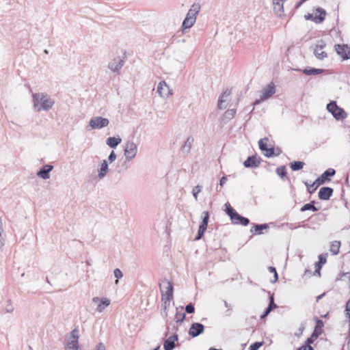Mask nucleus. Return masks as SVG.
<instances>
[{"mask_svg":"<svg viewBox=\"0 0 350 350\" xmlns=\"http://www.w3.org/2000/svg\"><path fill=\"white\" fill-rule=\"evenodd\" d=\"M116 154H115L114 151H111L110 154L108 157V160L110 163H113L116 159Z\"/></svg>","mask_w":350,"mask_h":350,"instance_id":"nucleus-47","label":"nucleus"},{"mask_svg":"<svg viewBox=\"0 0 350 350\" xmlns=\"http://www.w3.org/2000/svg\"><path fill=\"white\" fill-rule=\"evenodd\" d=\"M253 228H254L255 234H263L262 230L267 229L269 228V226L267 224H254Z\"/></svg>","mask_w":350,"mask_h":350,"instance_id":"nucleus-32","label":"nucleus"},{"mask_svg":"<svg viewBox=\"0 0 350 350\" xmlns=\"http://www.w3.org/2000/svg\"><path fill=\"white\" fill-rule=\"evenodd\" d=\"M193 142V138L191 136L189 137L183 146V149L188 152L191 149Z\"/></svg>","mask_w":350,"mask_h":350,"instance_id":"nucleus-36","label":"nucleus"},{"mask_svg":"<svg viewBox=\"0 0 350 350\" xmlns=\"http://www.w3.org/2000/svg\"><path fill=\"white\" fill-rule=\"evenodd\" d=\"M3 226L1 217H0V226Z\"/></svg>","mask_w":350,"mask_h":350,"instance_id":"nucleus-62","label":"nucleus"},{"mask_svg":"<svg viewBox=\"0 0 350 350\" xmlns=\"http://www.w3.org/2000/svg\"><path fill=\"white\" fill-rule=\"evenodd\" d=\"M33 109L36 112L48 111L54 105L55 100L45 92L32 93Z\"/></svg>","mask_w":350,"mask_h":350,"instance_id":"nucleus-1","label":"nucleus"},{"mask_svg":"<svg viewBox=\"0 0 350 350\" xmlns=\"http://www.w3.org/2000/svg\"><path fill=\"white\" fill-rule=\"evenodd\" d=\"M268 306H271L273 309L277 307L276 304L274 303V298L273 295L270 297L269 304Z\"/></svg>","mask_w":350,"mask_h":350,"instance_id":"nucleus-49","label":"nucleus"},{"mask_svg":"<svg viewBox=\"0 0 350 350\" xmlns=\"http://www.w3.org/2000/svg\"><path fill=\"white\" fill-rule=\"evenodd\" d=\"M159 288L161 293L162 306L164 310H166L173 299V284L167 280H163L159 283Z\"/></svg>","mask_w":350,"mask_h":350,"instance_id":"nucleus-2","label":"nucleus"},{"mask_svg":"<svg viewBox=\"0 0 350 350\" xmlns=\"http://www.w3.org/2000/svg\"><path fill=\"white\" fill-rule=\"evenodd\" d=\"M297 350H314L313 348L309 345H304L299 347Z\"/></svg>","mask_w":350,"mask_h":350,"instance_id":"nucleus-50","label":"nucleus"},{"mask_svg":"<svg viewBox=\"0 0 350 350\" xmlns=\"http://www.w3.org/2000/svg\"><path fill=\"white\" fill-rule=\"evenodd\" d=\"M217 107L220 109H225L227 107L226 103H223L222 100H218Z\"/></svg>","mask_w":350,"mask_h":350,"instance_id":"nucleus-48","label":"nucleus"},{"mask_svg":"<svg viewBox=\"0 0 350 350\" xmlns=\"http://www.w3.org/2000/svg\"><path fill=\"white\" fill-rule=\"evenodd\" d=\"M122 142V139L120 137H110L107 139L106 144L110 147L115 148L118 146Z\"/></svg>","mask_w":350,"mask_h":350,"instance_id":"nucleus-24","label":"nucleus"},{"mask_svg":"<svg viewBox=\"0 0 350 350\" xmlns=\"http://www.w3.org/2000/svg\"><path fill=\"white\" fill-rule=\"evenodd\" d=\"M137 152V146L136 144L132 141H129L125 144L124 154L126 159L129 161L134 159Z\"/></svg>","mask_w":350,"mask_h":350,"instance_id":"nucleus-7","label":"nucleus"},{"mask_svg":"<svg viewBox=\"0 0 350 350\" xmlns=\"http://www.w3.org/2000/svg\"><path fill=\"white\" fill-rule=\"evenodd\" d=\"M231 90H225L222 94L219 96V100H222L223 103H227L229 100V97L231 94Z\"/></svg>","mask_w":350,"mask_h":350,"instance_id":"nucleus-38","label":"nucleus"},{"mask_svg":"<svg viewBox=\"0 0 350 350\" xmlns=\"http://www.w3.org/2000/svg\"><path fill=\"white\" fill-rule=\"evenodd\" d=\"M108 170L109 167L107 161L106 160H103L100 165V169L98 171L97 176L98 179L101 180L104 178L108 172Z\"/></svg>","mask_w":350,"mask_h":350,"instance_id":"nucleus-23","label":"nucleus"},{"mask_svg":"<svg viewBox=\"0 0 350 350\" xmlns=\"http://www.w3.org/2000/svg\"><path fill=\"white\" fill-rule=\"evenodd\" d=\"M323 327V322L322 320L317 319L315 329L312 336L317 338L322 332V328Z\"/></svg>","mask_w":350,"mask_h":350,"instance_id":"nucleus-27","label":"nucleus"},{"mask_svg":"<svg viewBox=\"0 0 350 350\" xmlns=\"http://www.w3.org/2000/svg\"><path fill=\"white\" fill-rule=\"evenodd\" d=\"M316 12L319 15L313 16L312 14H308L305 15V18L307 20H312L316 23H321L325 20L326 12L321 8H317Z\"/></svg>","mask_w":350,"mask_h":350,"instance_id":"nucleus-11","label":"nucleus"},{"mask_svg":"<svg viewBox=\"0 0 350 350\" xmlns=\"http://www.w3.org/2000/svg\"><path fill=\"white\" fill-rule=\"evenodd\" d=\"M327 109L338 120H342L347 117L345 111L339 107L335 101H332L327 105Z\"/></svg>","mask_w":350,"mask_h":350,"instance_id":"nucleus-5","label":"nucleus"},{"mask_svg":"<svg viewBox=\"0 0 350 350\" xmlns=\"http://www.w3.org/2000/svg\"><path fill=\"white\" fill-rule=\"evenodd\" d=\"M236 114V109H231L226 111L223 115L222 119L224 122H228L232 120Z\"/></svg>","mask_w":350,"mask_h":350,"instance_id":"nucleus-26","label":"nucleus"},{"mask_svg":"<svg viewBox=\"0 0 350 350\" xmlns=\"http://www.w3.org/2000/svg\"><path fill=\"white\" fill-rule=\"evenodd\" d=\"M113 273H114L115 278H117V280H116V284H118V279L122 278V276H123L122 272L121 271L120 269H116L114 270V271H113Z\"/></svg>","mask_w":350,"mask_h":350,"instance_id":"nucleus-41","label":"nucleus"},{"mask_svg":"<svg viewBox=\"0 0 350 350\" xmlns=\"http://www.w3.org/2000/svg\"><path fill=\"white\" fill-rule=\"evenodd\" d=\"M322 184L321 182H320V178H317L312 185H308V183H306V185H307L308 187V191L310 193H314L316 189H317V187L321 185Z\"/></svg>","mask_w":350,"mask_h":350,"instance_id":"nucleus-31","label":"nucleus"},{"mask_svg":"<svg viewBox=\"0 0 350 350\" xmlns=\"http://www.w3.org/2000/svg\"><path fill=\"white\" fill-rule=\"evenodd\" d=\"M201 191V187L198 185L193 189V195L196 200L198 199V194Z\"/></svg>","mask_w":350,"mask_h":350,"instance_id":"nucleus-45","label":"nucleus"},{"mask_svg":"<svg viewBox=\"0 0 350 350\" xmlns=\"http://www.w3.org/2000/svg\"><path fill=\"white\" fill-rule=\"evenodd\" d=\"M204 330V326L202 323H193L190 327L189 334L191 337L195 338L203 333Z\"/></svg>","mask_w":350,"mask_h":350,"instance_id":"nucleus-15","label":"nucleus"},{"mask_svg":"<svg viewBox=\"0 0 350 350\" xmlns=\"http://www.w3.org/2000/svg\"><path fill=\"white\" fill-rule=\"evenodd\" d=\"M275 92V88L273 83L269 84L262 90L261 100L269 99Z\"/></svg>","mask_w":350,"mask_h":350,"instance_id":"nucleus-16","label":"nucleus"},{"mask_svg":"<svg viewBox=\"0 0 350 350\" xmlns=\"http://www.w3.org/2000/svg\"><path fill=\"white\" fill-rule=\"evenodd\" d=\"M271 311H269L267 308H266L265 311L264 312L263 314L261 315V319L265 318L267 317Z\"/></svg>","mask_w":350,"mask_h":350,"instance_id":"nucleus-55","label":"nucleus"},{"mask_svg":"<svg viewBox=\"0 0 350 350\" xmlns=\"http://www.w3.org/2000/svg\"><path fill=\"white\" fill-rule=\"evenodd\" d=\"M268 269L270 273H273L274 274V280L273 281V282H275L278 280V275L275 268L273 267H269Z\"/></svg>","mask_w":350,"mask_h":350,"instance_id":"nucleus-44","label":"nucleus"},{"mask_svg":"<svg viewBox=\"0 0 350 350\" xmlns=\"http://www.w3.org/2000/svg\"><path fill=\"white\" fill-rule=\"evenodd\" d=\"M261 101H262V100H261V98H260V100H256L254 103V105H258V104H260V102H261Z\"/></svg>","mask_w":350,"mask_h":350,"instance_id":"nucleus-58","label":"nucleus"},{"mask_svg":"<svg viewBox=\"0 0 350 350\" xmlns=\"http://www.w3.org/2000/svg\"><path fill=\"white\" fill-rule=\"evenodd\" d=\"M264 151L266 152V153L265 154V156L269 158V157H271L273 154H274V148H267L266 150H265Z\"/></svg>","mask_w":350,"mask_h":350,"instance_id":"nucleus-43","label":"nucleus"},{"mask_svg":"<svg viewBox=\"0 0 350 350\" xmlns=\"http://www.w3.org/2000/svg\"><path fill=\"white\" fill-rule=\"evenodd\" d=\"M157 92L161 97L168 98L173 94L172 90L165 81H161L157 86Z\"/></svg>","mask_w":350,"mask_h":350,"instance_id":"nucleus-9","label":"nucleus"},{"mask_svg":"<svg viewBox=\"0 0 350 350\" xmlns=\"http://www.w3.org/2000/svg\"><path fill=\"white\" fill-rule=\"evenodd\" d=\"M224 304L226 308H228L226 311V314L228 316L230 315L232 309L230 308V306L228 304L226 301H224Z\"/></svg>","mask_w":350,"mask_h":350,"instance_id":"nucleus-51","label":"nucleus"},{"mask_svg":"<svg viewBox=\"0 0 350 350\" xmlns=\"http://www.w3.org/2000/svg\"><path fill=\"white\" fill-rule=\"evenodd\" d=\"M327 256V254H322L319 256V262H316V267L318 268L317 271L319 273H320L319 270L321 269L322 265L326 263Z\"/></svg>","mask_w":350,"mask_h":350,"instance_id":"nucleus-30","label":"nucleus"},{"mask_svg":"<svg viewBox=\"0 0 350 350\" xmlns=\"http://www.w3.org/2000/svg\"><path fill=\"white\" fill-rule=\"evenodd\" d=\"M79 331L77 329L71 332L69 340L65 345V350H80L79 347Z\"/></svg>","mask_w":350,"mask_h":350,"instance_id":"nucleus-8","label":"nucleus"},{"mask_svg":"<svg viewBox=\"0 0 350 350\" xmlns=\"http://www.w3.org/2000/svg\"><path fill=\"white\" fill-rule=\"evenodd\" d=\"M124 65V61L120 57L112 59L108 64V68L113 72H118Z\"/></svg>","mask_w":350,"mask_h":350,"instance_id":"nucleus-20","label":"nucleus"},{"mask_svg":"<svg viewBox=\"0 0 350 350\" xmlns=\"http://www.w3.org/2000/svg\"><path fill=\"white\" fill-rule=\"evenodd\" d=\"M203 215H204V217H203L202 221L199 226L198 235L195 238V240H196V241L200 240L202 238L205 230L207 228L208 219H209V213H208V211H204V212H203Z\"/></svg>","mask_w":350,"mask_h":350,"instance_id":"nucleus-12","label":"nucleus"},{"mask_svg":"<svg viewBox=\"0 0 350 350\" xmlns=\"http://www.w3.org/2000/svg\"><path fill=\"white\" fill-rule=\"evenodd\" d=\"M335 173L336 171L334 169L329 168L325 170L318 178H320V182L323 184L325 183L326 179H328L329 177L334 176Z\"/></svg>","mask_w":350,"mask_h":350,"instance_id":"nucleus-25","label":"nucleus"},{"mask_svg":"<svg viewBox=\"0 0 350 350\" xmlns=\"http://www.w3.org/2000/svg\"><path fill=\"white\" fill-rule=\"evenodd\" d=\"M276 173L282 179H285L286 177V170L285 166H280L276 169Z\"/></svg>","mask_w":350,"mask_h":350,"instance_id":"nucleus-37","label":"nucleus"},{"mask_svg":"<svg viewBox=\"0 0 350 350\" xmlns=\"http://www.w3.org/2000/svg\"><path fill=\"white\" fill-rule=\"evenodd\" d=\"M178 336L177 334H174L168 337L163 343V348L165 350H173L176 346L175 342L178 341Z\"/></svg>","mask_w":350,"mask_h":350,"instance_id":"nucleus-18","label":"nucleus"},{"mask_svg":"<svg viewBox=\"0 0 350 350\" xmlns=\"http://www.w3.org/2000/svg\"><path fill=\"white\" fill-rule=\"evenodd\" d=\"M305 163L303 161H293L290 163V167L293 171L301 170Z\"/></svg>","mask_w":350,"mask_h":350,"instance_id":"nucleus-33","label":"nucleus"},{"mask_svg":"<svg viewBox=\"0 0 350 350\" xmlns=\"http://www.w3.org/2000/svg\"><path fill=\"white\" fill-rule=\"evenodd\" d=\"M267 141H268V139L265 137L263 139H260L258 142L259 148L262 151L266 150L267 148L266 143Z\"/></svg>","mask_w":350,"mask_h":350,"instance_id":"nucleus-39","label":"nucleus"},{"mask_svg":"<svg viewBox=\"0 0 350 350\" xmlns=\"http://www.w3.org/2000/svg\"><path fill=\"white\" fill-rule=\"evenodd\" d=\"M185 319V314L183 312V308H181L180 311L176 309V313L175 315V321L177 323H182Z\"/></svg>","mask_w":350,"mask_h":350,"instance_id":"nucleus-35","label":"nucleus"},{"mask_svg":"<svg viewBox=\"0 0 350 350\" xmlns=\"http://www.w3.org/2000/svg\"><path fill=\"white\" fill-rule=\"evenodd\" d=\"M109 121L107 118L101 116L92 118L89 122V126L91 129H100L109 125Z\"/></svg>","mask_w":350,"mask_h":350,"instance_id":"nucleus-6","label":"nucleus"},{"mask_svg":"<svg viewBox=\"0 0 350 350\" xmlns=\"http://www.w3.org/2000/svg\"><path fill=\"white\" fill-rule=\"evenodd\" d=\"M335 50L342 59H348L350 58V47L347 45L336 44L335 45Z\"/></svg>","mask_w":350,"mask_h":350,"instance_id":"nucleus-13","label":"nucleus"},{"mask_svg":"<svg viewBox=\"0 0 350 350\" xmlns=\"http://www.w3.org/2000/svg\"><path fill=\"white\" fill-rule=\"evenodd\" d=\"M227 178L225 176H223L219 181V185L222 187L226 183Z\"/></svg>","mask_w":350,"mask_h":350,"instance_id":"nucleus-54","label":"nucleus"},{"mask_svg":"<svg viewBox=\"0 0 350 350\" xmlns=\"http://www.w3.org/2000/svg\"><path fill=\"white\" fill-rule=\"evenodd\" d=\"M340 244V241H334L331 243L329 250L333 255H336L338 254Z\"/></svg>","mask_w":350,"mask_h":350,"instance_id":"nucleus-29","label":"nucleus"},{"mask_svg":"<svg viewBox=\"0 0 350 350\" xmlns=\"http://www.w3.org/2000/svg\"><path fill=\"white\" fill-rule=\"evenodd\" d=\"M53 169V166L49 164L44 165L38 172L37 176L42 178L44 180L49 178V173Z\"/></svg>","mask_w":350,"mask_h":350,"instance_id":"nucleus-21","label":"nucleus"},{"mask_svg":"<svg viewBox=\"0 0 350 350\" xmlns=\"http://www.w3.org/2000/svg\"><path fill=\"white\" fill-rule=\"evenodd\" d=\"M333 189L331 187H321L319 191V198L323 200H329L332 196Z\"/></svg>","mask_w":350,"mask_h":350,"instance_id":"nucleus-22","label":"nucleus"},{"mask_svg":"<svg viewBox=\"0 0 350 350\" xmlns=\"http://www.w3.org/2000/svg\"><path fill=\"white\" fill-rule=\"evenodd\" d=\"M3 232V226H0V234H1Z\"/></svg>","mask_w":350,"mask_h":350,"instance_id":"nucleus-60","label":"nucleus"},{"mask_svg":"<svg viewBox=\"0 0 350 350\" xmlns=\"http://www.w3.org/2000/svg\"><path fill=\"white\" fill-rule=\"evenodd\" d=\"M200 10V5L198 3H193L191 6L183 22V27L184 29H189L195 24L196 16L199 13Z\"/></svg>","mask_w":350,"mask_h":350,"instance_id":"nucleus-3","label":"nucleus"},{"mask_svg":"<svg viewBox=\"0 0 350 350\" xmlns=\"http://www.w3.org/2000/svg\"><path fill=\"white\" fill-rule=\"evenodd\" d=\"M325 295V293H323L319 296L317 297V301H319V299H321L323 296Z\"/></svg>","mask_w":350,"mask_h":350,"instance_id":"nucleus-57","label":"nucleus"},{"mask_svg":"<svg viewBox=\"0 0 350 350\" xmlns=\"http://www.w3.org/2000/svg\"><path fill=\"white\" fill-rule=\"evenodd\" d=\"M226 213L230 217L231 221L234 224H241L242 226H247L250 223L249 219L239 215L229 203H226Z\"/></svg>","mask_w":350,"mask_h":350,"instance_id":"nucleus-4","label":"nucleus"},{"mask_svg":"<svg viewBox=\"0 0 350 350\" xmlns=\"http://www.w3.org/2000/svg\"><path fill=\"white\" fill-rule=\"evenodd\" d=\"M303 72L306 75H317L323 73V70L314 68H306L303 70Z\"/></svg>","mask_w":350,"mask_h":350,"instance_id":"nucleus-28","label":"nucleus"},{"mask_svg":"<svg viewBox=\"0 0 350 350\" xmlns=\"http://www.w3.org/2000/svg\"><path fill=\"white\" fill-rule=\"evenodd\" d=\"M4 245H5V239L2 237L1 234H0V250H2Z\"/></svg>","mask_w":350,"mask_h":350,"instance_id":"nucleus-52","label":"nucleus"},{"mask_svg":"<svg viewBox=\"0 0 350 350\" xmlns=\"http://www.w3.org/2000/svg\"><path fill=\"white\" fill-rule=\"evenodd\" d=\"M267 308L269 311H271V310H273V308H271V306H267Z\"/></svg>","mask_w":350,"mask_h":350,"instance_id":"nucleus-61","label":"nucleus"},{"mask_svg":"<svg viewBox=\"0 0 350 350\" xmlns=\"http://www.w3.org/2000/svg\"><path fill=\"white\" fill-rule=\"evenodd\" d=\"M325 43L323 40H319L314 49V53L315 57L319 59H323L327 57V53L323 51Z\"/></svg>","mask_w":350,"mask_h":350,"instance_id":"nucleus-14","label":"nucleus"},{"mask_svg":"<svg viewBox=\"0 0 350 350\" xmlns=\"http://www.w3.org/2000/svg\"><path fill=\"white\" fill-rule=\"evenodd\" d=\"M250 231H251L252 232H254V231H253V228H251Z\"/></svg>","mask_w":350,"mask_h":350,"instance_id":"nucleus-64","label":"nucleus"},{"mask_svg":"<svg viewBox=\"0 0 350 350\" xmlns=\"http://www.w3.org/2000/svg\"><path fill=\"white\" fill-rule=\"evenodd\" d=\"M44 53L47 54L48 53V51L47 50H44Z\"/></svg>","mask_w":350,"mask_h":350,"instance_id":"nucleus-63","label":"nucleus"},{"mask_svg":"<svg viewBox=\"0 0 350 350\" xmlns=\"http://www.w3.org/2000/svg\"><path fill=\"white\" fill-rule=\"evenodd\" d=\"M185 311L189 314L193 313L195 311L194 306L191 304L187 305L185 307Z\"/></svg>","mask_w":350,"mask_h":350,"instance_id":"nucleus-46","label":"nucleus"},{"mask_svg":"<svg viewBox=\"0 0 350 350\" xmlns=\"http://www.w3.org/2000/svg\"><path fill=\"white\" fill-rule=\"evenodd\" d=\"M314 201L310 203H308L304 204L300 209L301 212H304L306 211H317L318 208L314 205Z\"/></svg>","mask_w":350,"mask_h":350,"instance_id":"nucleus-34","label":"nucleus"},{"mask_svg":"<svg viewBox=\"0 0 350 350\" xmlns=\"http://www.w3.org/2000/svg\"><path fill=\"white\" fill-rule=\"evenodd\" d=\"M94 350H105V345L100 342L96 345V349Z\"/></svg>","mask_w":350,"mask_h":350,"instance_id":"nucleus-53","label":"nucleus"},{"mask_svg":"<svg viewBox=\"0 0 350 350\" xmlns=\"http://www.w3.org/2000/svg\"><path fill=\"white\" fill-rule=\"evenodd\" d=\"M261 161L260 158L256 156H251L244 161L243 165L245 167H257L260 165Z\"/></svg>","mask_w":350,"mask_h":350,"instance_id":"nucleus-19","label":"nucleus"},{"mask_svg":"<svg viewBox=\"0 0 350 350\" xmlns=\"http://www.w3.org/2000/svg\"><path fill=\"white\" fill-rule=\"evenodd\" d=\"M94 304H97L96 311L98 312H103L105 309L110 305V300L107 297L100 298L98 297H94L92 299Z\"/></svg>","mask_w":350,"mask_h":350,"instance_id":"nucleus-10","label":"nucleus"},{"mask_svg":"<svg viewBox=\"0 0 350 350\" xmlns=\"http://www.w3.org/2000/svg\"><path fill=\"white\" fill-rule=\"evenodd\" d=\"M262 345V342H256L250 346V350H258Z\"/></svg>","mask_w":350,"mask_h":350,"instance_id":"nucleus-42","label":"nucleus"},{"mask_svg":"<svg viewBox=\"0 0 350 350\" xmlns=\"http://www.w3.org/2000/svg\"><path fill=\"white\" fill-rule=\"evenodd\" d=\"M5 310L7 312H12L14 310V308L12 306H9L5 308Z\"/></svg>","mask_w":350,"mask_h":350,"instance_id":"nucleus-56","label":"nucleus"},{"mask_svg":"<svg viewBox=\"0 0 350 350\" xmlns=\"http://www.w3.org/2000/svg\"><path fill=\"white\" fill-rule=\"evenodd\" d=\"M286 0H272L273 11L275 14L280 17L284 16V2Z\"/></svg>","mask_w":350,"mask_h":350,"instance_id":"nucleus-17","label":"nucleus"},{"mask_svg":"<svg viewBox=\"0 0 350 350\" xmlns=\"http://www.w3.org/2000/svg\"><path fill=\"white\" fill-rule=\"evenodd\" d=\"M306 342H307L306 345H310V343H312L313 340L311 338H308Z\"/></svg>","mask_w":350,"mask_h":350,"instance_id":"nucleus-59","label":"nucleus"},{"mask_svg":"<svg viewBox=\"0 0 350 350\" xmlns=\"http://www.w3.org/2000/svg\"><path fill=\"white\" fill-rule=\"evenodd\" d=\"M345 312L346 317L349 319V327H350V301L346 303Z\"/></svg>","mask_w":350,"mask_h":350,"instance_id":"nucleus-40","label":"nucleus"}]
</instances>
